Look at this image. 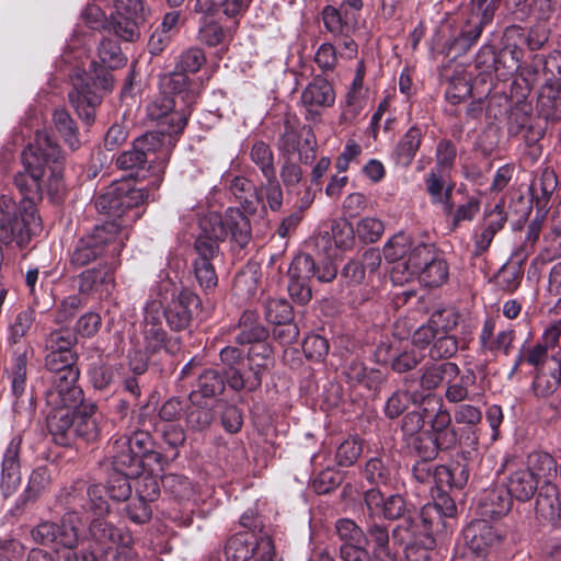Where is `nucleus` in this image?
<instances>
[{"mask_svg": "<svg viewBox=\"0 0 561 561\" xmlns=\"http://www.w3.org/2000/svg\"><path fill=\"white\" fill-rule=\"evenodd\" d=\"M23 171L14 176V184L23 195L18 204L11 197L0 198V241L19 248L28 244L41 231L42 220L35 203L46 193L51 202H59L65 192V157L59 145L46 130H38L34 140L22 152Z\"/></svg>", "mask_w": 561, "mask_h": 561, "instance_id": "obj_1", "label": "nucleus"}, {"mask_svg": "<svg viewBox=\"0 0 561 561\" xmlns=\"http://www.w3.org/2000/svg\"><path fill=\"white\" fill-rule=\"evenodd\" d=\"M104 492V486L101 484H88L79 480L67 490L65 504L75 512L81 510L94 516L90 523V533L96 541L116 542L119 536L117 529L102 518L108 512Z\"/></svg>", "mask_w": 561, "mask_h": 561, "instance_id": "obj_2", "label": "nucleus"}, {"mask_svg": "<svg viewBox=\"0 0 561 561\" xmlns=\"http://www.w3.org/2000/svg\"><path fill=\"white\" fill-rule=\"evenodd\" d=\"M525 470L539 482L540 488L535 502V517L539 524H556L560 519V499L557 485L551 479L558 472L554 458L541 450L530 453L526 458Z\"/></svg>", "mask_w": 561, "mask_h": 561, "instance_id": "obj_3", "label": "nucleus"}, {"mask_svg": "<svg viewBox=\"0 0 561 561\" xmlns=\"http://www.w3.org/2000/svg\"><path fill=\"white\" fill-rule=\"evenodd\" d=\"M127 230L116 221L96 226L92 233L82 237L76 244L70 262L77 267L84 266L103 254L116 256L125 245Z\"/></svg>", "mask_w": 561, "mask_h": 561, "instance_id": "obj_4", "label": "nucleus"}, {"mask_svg": "<svg viewBox=\"0 0 561 561\" xmlns=\"http://www.w3.org/2000/svg\"><path fill=\"white\" fill-rule=\"evenodd\" d=\"M112 69L113 68H108L103 64L92 61L90 65V72L93 84L91 85L80 75H77L73 80V89L68 94L69 102L72 104L78 115L87 123H91L94 119L95 107L102 102V96L98 94L92 87H101L104 90H112Z\"/></svg>", "mask_w": 561, "mask_h": 561, "instance_id": "obj_5", "label": "nucleus"}, {"mask_svg": "<svg viewBox=\"0 0 561 561\" xmlns=\"http://www.w3.org/2000/svg\"><path fill=\"white\" fill-rule=\"evenodd\" d=\"M201 237L218 241L231 238L243 248L251 239V225L249 218L234 207L228 208L224 215L209 213L201 220Z\"/></svg>", "mask_w": 561, "mask_h": 561, "instance_id": "obj_6", "label": "nucleus"}, {"mask_svg": "<svg viewBox=\"0 0 561 561\" xmlns=\"http://www.w3.org/2000/svg\"><path fill=\"white\" fill-rule=\"evenodd\" d=\"M161 308V301L154 299L148 301L145 307V317L138 343L148 354H157L162 350L167 353L174 354L180 348L179 340L169 337L162 327Z\"/></svg>", "mask_w": 561, "mask_h": 561, "instance_id": "obj_7", "label": "nucleus"}, {"mask_svg": "<svg viewBox=\"0 0 561 561\" xmlns=\"http://www.w3.org/2000/svg\"><path fill=\"white\" fill-rule=\"evenodd\" d=\"M174 105V100L167 94L156 96L147 105L148 118L160 122V130L153 133L163 139V144L168 141L172 146V135H179L184 130L190 116L187 110L173 111Z\"/></svg>", "mask_w": 561, "mask_h": 561, "instance_id": "obj_8", "label": "nucleus"}, {"mask_svg": "<svg viewBox=\"0 0 561 561\" xmlns=\"http://www.w3.org/2000/svg\"><path fill=\"white\" fill-rule=\"evenodd\" d=\"M79 525L78 512L71 510L61 517L59 523L49 520L39 523L32 529L31 536L36 543L42 546L77 547Z\"/></svg>", "mask_w": 561, "mask_h": 561, "instance_id": "obj_9", "label": "nucleus"}, {"mask_svg": "<svg viewBox=\"0 0 561 561\" xmlns=\"http://www.w3.org/2000/svg\"><path fill=\"white\" fill-rule=\"evenodd\" d=\"M496 8L495 0H471V15L459 35L449 43L448 49L467 51L474 45L482 34L483 27L493 20Z\"/></svg>", "mask_w": 561, "mask_h": 561, "instance_id": "obj_10", "label": "nucleus"}, {"mask_svg": "<svg viewBox=\"0 0 561 561\" xmlns=\"http://www.w3.org/2000/svg\"><path fill=\"white\" fill-rule=\"evenodd\" d=\"M79 370H66L61 377H44L49 383L45 391V401L50 409H72L83 403V392L77 380Z\"/></svg>", "mask_w": 561, "mask_h": 561, "instance_id": "obj_11", "label": "nucleus"}, {"mask_svg": "<svg viewBox=\"0 0 561 561\" xmlns=\"http://www.w3.org/2000/svg\"><path fill=\"white\" fill-rule=\"evenodd\" d=\"M157 152H160V158L165 163L170 148L164 147L163 139L158 134L147 133L134 141L130 150L116 158V165L122 170H137L145 165L150 154Z\"/></svg>", "mask_w": 561, "mask_h": 561, "instance_id": "obj_12", "label": "nucleus"}, {"mask_svg": "<svg viewBox=\"0 0 561 561\" xmlns=\"http://www.w3.org/2000/svg\"><path fill=\"white\" fill-rule=\"evenodd\" d=\"M148 198L145 188H128L124 184L112 185L95 201L96 209L112 217H121L127 209L138 206Z\"/></svg>", "mask_w": 561, "mask_h": 561, "instance_id": "obj_13", "label": "nucleus"}, {"mask_svg": "<svg viewBox=\"0 0 561 561\" xmlns=\"http://www.w3.org/2000/svg\"><path fill=\"white\" fill-rule=\"evenodd\" d=\"M463 538L466 545L463 554L470 561H483L501 540L497 530L484 519L470 523L463 531Z\"/></svg>", "mask_w": 561, "mask_h": 561, "instance_id": "obj_14", "label": "nucleus"}, {"mask_svg": "<svg viewBox=\"0 0 561 561\" xmlns=\"http://www.w3.org/2000/svg\"><path fill=\"white\" fill-rule=\"evenodd\" d=\"M332 83L322 76H316L302 90L300 101L306 110L307 121H319L322 112L335 103Z\"/></svg>", "mask_w": 561, "mask_h": 561, "instance_id": "obj_15", "label": "nucleus"}, {"mask_svg": "<svg viewBox=\"0 0 561 561\" xmlns=\"http://www.w3.org/2000/svg\"><path fill=\"white\" fill-rule=\"evenodd\" d=\"M278 149L285 159L291 160L298 154L300 162L309 163L316 154L314 134L308 126L295 129L287 125L278 140Z\"/></svg>", "mask_w": 561, "mask_h": 561, "instance_id": "obj_16", "label": "nucleus"}, {"mask_svg": "<svg viewBox=\"0 0 561 561\" xmlns=\"http://www.w3.org/2000/svg\"><path fill=\"white\" fill-rule=\"evenodd\" d=\"M316 274V264L311 255L296 256L288 268V293L293 300L300 305L311 299L309 279Z\"/></svg>", "mask_w": 561, "mask_h": 561, "instance_id": "obj_17", "label": "nucleus"}, {"mask_svg": "<svg viewBox=\"0 0 561 561\" xmlns=\"http://www.w3.org/2000/svg\"><path fill=\"white\" fill-rule=\"evenodd\" d=\"M423 412L428 415L434 436L443 445L444 449L454 448L458 443L456 431L450 426L451 417L449 412L443 407V402L437 397L424 399Z\"/></svg>", "mask_w": 561, "mask_h": 561, "instance_id": "obj_18", "label": "nucleus"}, {"mask_svg": "<svg viewBox=\"0 0 561 561\" xmlns=\"http://www.w3.org/2000/svg\"><path fill=\"white\" fill-rule=\"evenodd\" d=\"M364 503L369 518L383 517L394 520L404 516L407 504L400 494H383L379 489L367 490Z\"/></svg>", "mask_w": 561, "mask_h": 561, "instance_id": "obj_19", "label": "nucleus"}, {"mask_svg": "<svg viewBox=\"0 0 561 561\" xmlns=\"http://www.w3.org/2000/svg\"><path fill=\"white\" fill-rule=\"evenodd\" d=\"M435 250L425 243L413 244L404 261L393 265L391 278L394 283L404 284L417 278L426 264L433 260Z\"/></svg>", "mask_w": 561, "mask_h": 561, "instance_id": "obj_20", "label": "nucleus"}, {"mask_svg": "<svg viewBox=\"0 0 561 561\" xmlns=\"http://www.w3.org/2000/svg\"><path fill=\"white\" fill-rule=\"evenodd\" d=\"M197 259L194 262L195 277L201 287L211 289L216 287L218 278L211 260L218 254V244L214 240L198 237L195 241Z\"/></svg>", "mask_w": 561, "mask_h": 561, "instance_id": "obj_21", "label": "nucleus"}, {"mask_svg": "<svg viewBox=\"0 0 561 561\" xmlns=\"http://www.w3.org/2000/svg\"><path fill=\"white\" fill-rule=\"evenodd\" d=\"M21 438H13L8 444L1 463L0 490L4 497L13 495L21 484L20 470Z\"/></svg>", "mask_w": 561, "mask_h": 561, "instance_id": "obj_22", "label": "nucleus"}, {"mask_svg": "<svg viewBox=\"0 0 561 561\" xmlns=\"http://www.w3.org/2000/svg\"><path fill=\"white\" fill-rule=\"evenodd\" d=\"M104 416L95 403H82L75 410L73 438L79 437L87 443L95 442L102 432Z\"/></svg>", "mask_w": 561, "mask_h": 561, "instance_id": "obj_23", "label": "nucleus"}, {"mask_svg": "<svg viewBox=\"0 0 561 561\" xmlns=\"http://www.w3.org/2000/svg\"><path fill=\"white\" fill-rule=\"evenodd\" d=\"M199 304L197 295L190 290H182L173 298L163 311L165 320L172 330L181 331L188 327L193 308Z\"/></svg>", "mask_w": 561, "mask_h": 561, "instance_id": "obj_24", "label": "nucleus"}, {"mask_svg": "<svg viewBox=\"0 0 561 561\" xmlns=\"http://www.w3.org/2000/svg\"><path fill=\"white\" fill-rule=\"evenodd\" d=\"M512 504L513 499L504 485L488 488L478 497L479 514L484 520L506 515L511 511Z\"/></svg>", "mask_w": 561, "mask_h": 561, "instance_id": "obj_25", "label": "nucleus"}, {"mask_svg": "<svg viewBox=\"0 0 561 561\" xmlns=\"http://www.w3.org/2000/svg\"><path fill=\"white\" fill-rule=\"evenodd\" d=\"M365 536L364 543L371 546V551L379 561H397V553L390 546L389 529L385 524L368 517Z\"/></svg>", "mask_w": 561, "mask_h": 561, "instance_id": "obj_26", "label": "nucleus"}, {"mask_svg": "<svg viewBox=\"0 0 561 561\" xmlns=\"http://www.w3.org/2000/svg\"><path fill=\"white\" fill-rule=\"evenodd\" d=\"M112 458L116 473L134 479L142 473L145 459L130 449L125 440H114Z\"/></svg>", "mask_w": 561, "mask_h": 561, "instance_id": "obj_27", "label": "nucleus"}, {"mask_svg": "<svg viewBox=\"0 0 561 561\" xmlns=\"http://www.w3.org/2000/svg\"><path fill=\"white\" fill-rule=\"evenodd\" d=\"M75 412L70 409H51L47 415V428L54 440L62 446L69 445L73 439Z\"/></svg>", "mask_w": 561, "mask_h": 561, "instance_id": "obj_28", "label": "nucleus"}, {"mask_svg": "<svg viewBox=\"0 0 561 561\" xmlns=\"http://www.w3.org/2000/svg\"><path fill=\"white\" fill-rule=\"evenodd\" d=\"M460 374V368L456 363L444 362L424 366L420 377V387L423 390L432 391L438 388L443 382H450Z\"/></svg>", "mask_w": 561, "mask_h": 561, "instance_id": "obj_29", "label": "nucleus"}, {"mask_svg": "<svg viewBox=\"0 0 561 561\" xmlns=\"http://www.w3.org/2000/svg\"><path fill=\"white\" fill-rule=\"evenodd\" d=\"M51 485V473L47 466H38L30 473L24 491L18 497V505L34 503L45 494Z\"/></svg>", "mask_w": 561, "mask_h": 561, "instance_id": "obj_30", "label": "nucleus"}, {"mask_svg": "<svg viewBox=\"0 0 561 561\" xmlns=\"http://www.w3.org/2000/svg\"><path fill=\"white\" fill-rule=\"evenodd\" d=\"M114 288V276L107 268L85 270L79 275V290L83 294L99 293L107 296Z\"/></svg>", "mask_w": 561, "mask_h": 561, "instance_id": "obj_31", "label": "nucleus"}, {"mask_svg": "<svg viewBox=\"0 0 561 561\" xmlns=\"http://www.w3.org/2000/svg\"><path fill=\"white\" fill-rule=\"evenodd\" d=\"M540 485L530 472L524 468H518L508 476L505 490L512 499L527 502L533 499L536 491L539 492Z\"/></svg>", "mask_w": 561, "mask_h": 561, "instance_id": "obj_32", "label": "nucleus"}, {"mask_svg": "<svg viewBox=\"0 0 561 561\" xmlns=\"http://www.w3.org/2000/svg\"><path fill=\"white\" fill-rule=\"evenodd\" d=\"M423 135V129L417 125L411 126L405 131L398 141L393 151V159L397 164L409 167L412 163L421 147Z\"/></svg>", "mask_w": 561, "mask_h": 561, "instance_id": "obj_33", "label": "nucleus"}, {"mask_svg": "<svg viewBox=\"0 0 561 561\" xmlns=\"http://www.w3.org/2000/svg\"><path fill=\"white\" fill-rule=\"evenodd\" d=\"M561 382V363L554 357L550 358L547 368H540L533 381V389L537 397L553 394Z\"/></svg>", "mask_w": 561, "mask_h": 561, "instance_id": "obj_34", "label": "nucleus"}, {"mask_svg": "<svg viewBox=\"0 0 561 561\" xmlns=\"http://www.w3.org/2000/svg\"><path fill=\"white\" fill-rule=\"evenodd\" d=\"M443 172H438L432 170L426 179V191L431 196V201L433 204H440L443 206L444 213L446 215L453 214V202H451V192L453 186H446V181L442 174Z\"/></svg>", "mask_w": 561, "mask_h": 561, "instance_id": "obj_35", "label": "nucleus"}, {"mask_svg": "<svg viewBox=\"0 0 561 561\" xmlns=\"http://www.w3.org/2000/svg\"><path fill=\"white\" fill-rule=\"evenodd\" d=\"M343 375L350 383H362L367 389H375L382 381V375L379 370L371 369L367 371L364 364L356 358L345 362Z\"/></svg>", "mask_w": 561, "mask_h": 561, "instance_id": "obj_36", "label": "nucleus"}, {"mask_svg": "<svg viewBox=\"0 0 561 561\" xmlns=\"http://www.w3.org/2000/svg\"><path fill=\"white\" fill-rule=\"evenodd\" d=\"M413 381L404 380V390H397L388 398L385 405V413L389 419H396L408 408L410 402L417 403L424 399L423 393L412 390Z\"/></svg>", "mask_w": 561, "mask_h": 561, "instance_id": "obj_37", "label": "nucleus"}, {"mask_svg": "<svg viewBox=\"0 0 561 561\" xmlns=\"http://www.w3.org/2000/svg\"><path fill=\"white\" fill-rule=\"evenodd\" d=\"M241 367L242 366L224 369L228 386L236 391H254L259 389L262 383L261 371L254 369V367H250L248 370L243 371Z\"/></svg>", "mask_w": 561, "mask_h": 561, "instance_id": "obj_38", "label": "nucleus"}, {"mask_svg": "<svg viewBox=\"0 0 561 561\" xmlns=\"http://www.w3.org/2000/svg\"><path fill=\"white\" fill-rule=\"evenodd\" d=\"M160 84L170 93L182 94V99L187 104L194 103L199 94V91L192 87L186 73L181 70L164 75L160 80Z\"/></svg>", "mask_w": 561, "mask_h": 561, "instance_id": "obj_39", "label": "nucleus"}, {"mask_svg": "<svg viewBox=\"0 0 561 561\" xmlns=\"http://www.w3.org/2000/svg\"><path fill=\"white\" fill-rule=\"evenodd\" d=\"M267 335V330L256 321L254 313L248 311L240 318L234 341L239 344H255L264 342Z\"/></svg>", "mask_w": 561, "mask_h": 561, "instance_id": "obj_40", "label": "nucleus"}, {"mask_svg": "<svg viewBox=\"0 0 561 561\" xmlns=\"http://www.w3.org/2000/svg\"><path fill=\"white\" fill-rule=\"evenodd\" d=\"M558 186L557 175L552 169L545 168L540 175L536 178L531 185L530 192L536 201L537 207L545 209L552 194Z\"/></svg>", "mask_w": 561, "mask_h": 561, "instance_id": "obj_41", "label": "nucleus"}, {"mask_svg": "<svg viewBox=\"0 0 561 561\" xmlns=\"http://www.w3.org/2000/svg\"><path fill=\"white\" fill-rule=\"evenodd\" d=\"M195 392H192L185 407V421L193 431L206 430L214 420V413L207 404H197L194 402Z\"/></svg>", "mask_w": 561, "mask_h": 561, "instance_id": "obj_42", "label": "nucleus"}, {"mask_svg": "<svg viewBox=\"0 0 561 561\" xmlns=\"http://www.w3.org/2000/svg\"><path fill=\"white\" fill-rule=\"evenodd\" d=\"M53 122L56 130L60 134L69 148L71 150L79 149L81 141L78 137L77 124L70 114L64 108H58L53 114Z\"/></svg>", "mask_w": 561, "mask_h": 561, "instance_id": "obj_43", "label": "nucleus"}, {"mask_svg": "<svg viewBox=\"0 0 561 561\" xmlns=\"http://www.w3.org/2000/svg\"><path fill=\"white\" fill-rule=\"evenodd\" d=\"M253 536L250 533H239L230 537L225 547L227 561H247L252 556Z\"/></svg>", "mask_w": 561, "mask_h": 561, "instance_id": "obj_44", "label": "nucleus"}, {"mask_svg": "<svg viewBox=\"0 0 561 561\" xmlns=\"http://www.w3.org/2000/svg\"><path fill=\"white\" fill-rule=\"evenodd\" d=\"M419 518L423 527L420 535L425 536L430 545H433L432 534L443 531L448 527L447 517L438 512L435 505L425 504L419 514Z\"/></svg>", "mask_w": 561, "mask_h": 561, "instance_id": "obj_45", "label": "nucleus"}, {"mask_svg": "<svg viewBox=\"0 0 561 561\" xmlns=\"http://www.w3.org/2000/svg\"><path fill=\"white\" fill-rule=\"evenodd\" d=\"M458 380L447 383L445 397L449 402L458 403L470 400V388L476 383L477 377L472 369H467L462 375L459 374Z\"/></svg>", "mask_w": 561, "mask_h": 561, "instance_id": "obj_46", "label": "nucleus"}, {"mask_svg": "<svg viewBox=\"0 0 561 561\" xmlns=\"http://www.w3.org/2000/svg\"><path fill=\"white\" fill-rule=\"evenodd\" d=\"M538 108L548 121L561 119V90L545 87L538 98Z\"/></svg>", "mask_w": 561, "mask_h": 561, "instance_id": "obj_47", "label": "nucleus"}, {"mask_svg": "<svg viewBox=\"0 0 561 561\" xmlns=\"http://www.w3.org/2000/svg\"><path fill=\"white\" fill-rule=\"evenodd\" d=\"M448 278L447 262L439 257L436 253L433 260L428 262L420 274L417 279L427 287L442 286Z\"/></svg>", "mask_w": 561, "mask_h": 561, "instance_id": "obj_48", "label": "nucleus"}, {"mask_svg": "<svg viewBox=\"0 0 561 561\" xmlns=\"http://www.w3.org/2000/svg\"><path fill=\"white\" fill-rule=\"evenodd\" d=\"M75 352H53L47 351L45 357V367L47 375L45 377H61L66 370H79L75 367L76 362Z\"/></svg>", "mask_w": 561, "mask_h": 561, "instance_id": "obj_49", "label": "nucleus"}, {"mask_svg": "<svg viewBox=\"0 0 561 561\" xmlns=\"http://www.w3.org/2000/svg\"><path fill=\"white\" fill-rule=\"evenodd\" d=\"M264 316L271 324H284L293 321V308L286 299H267Z\"/></svg>", "mask_w": 561, "mask_h": 561, "instance_id": "obj_50", "label": "nucleus"}, {"mask_svg": "<svg viewBox=\"0 0 561 561\" xmlns=\"http://www.w3.org/2000/svg\"><path fill=\"white\" fill-rule=\"evenodd\" d=\"M251 160L261 170L264 178H274V154L270 146L264 141H256L250 151Z\"/></svg>", "mask_w": 561, "mask_h": 561, "instance_id": "obj_51", "label": "nucleus"}, {"mask_svg": "<svg viewBox=\"0 0 561 561\" xmlns=\"http://www.w3.org/2000/svg\"><path fill=\"white\" fill-rule=\"evenodd\" d=\"M363 451V442L358 436H350L343 440L335 453L336 462L343 467L354 465Z\"/></svg>", "mask_w": 561, "mask_h": 561, "instance_id": "obj_52", "label": "nucleus"}, {"mask_svg": "<svg viewBox=\"0 0 561 561\" xmlns=\"http://www.w3.org/2000/svg\"><path fill=\"white\" fill-rule=\"evenodd\" d=\"M225 389V381L219 373L215 369H206L199 376L197 380V390L204 398L215 397L220 394Z\"/></svg>", "mask_w": 561, "mask_h": 561, "instance_id": "obj_53", "label": "nucleus"}, {"mask_svg": "<svg viewBox=\"0 0 561 561\" xmlns=\"http://www.w3.org/2000/svg\"><path fill=\"white\" fill-rule=\"evenodd\" d=\"M162 485L170 494L180 500H190L194 494V488L190 480L181 474L168 473L161 479Z\"/></svg>", "mask_w": 561, "mask_h": 561, "instance_id": "obj_54", "label": "nucleus"}, {"mask_svg": "<svg viewBox=\"0 0 561 561\" xmlns=\"http://www.w3.org/2000/svg\"><path fill=\"white\" fill-rule=\"evenodd\" d=\"M436 474L442 482H446L451 488H463L469 479V468L466 463L456 462L450 468H437Z\"/></svg>", "mask_w": 561, "mask_h": 561, "instance_id": "obj_55", "label": "nucleus"}, {"mask_svg": "<svg viewBox=\"0 0 561 561\" xmlns=\"http://www.w3.org/2000/svg\"><path fill=\"white\" fill-rule=\"evenodd\" d=\"M118 439L125 440L127 445L141 458L154 457L158 455L153 451V440L147 431H135L130 436H122Z\"/></svg>", "mask_w": 561, "mask_h": 561, "instance_id": "obj_56", "label": "nucleus"}, {"mask_svg": "<svg viewBox=\"0 0 561 561\" xmlns=\"http://www.w3.org/2000/svg\"><path fill=\"white\" fill-rule=\"evenodd\" d=\"M413 243L409 237L399 233L393 236L385 245L383 254L386 260L397 264L398 262L404 261Z\"/></svg>", "mask_w": 561, "mask_h": 561, "instance_id": "obj_57", "label": "nucleus"}, {"mask_svg": "<svg viewBox=\"0 0 561 561\" xmlns=\"http://www.w3.org/2000/svg\"><path fill=\"white\" fill-rule=\"evenodd\" d=\"M26 352L16 353L11 366V388L15 397L22 396L26 386Z\"/></svg>", "mask_w": 561, "mask_h": 561, "instance_id": "obj_58", "label": "nucleus"}, {"mask_svg": "<svg viewBox=\"0 0 561 561\" xmlns=\"http://www.w3.org/2000/svg\"><path fill=\"white\" fill-rule=\"evenodd\" d=\"M335 529L343 545H357L366 541L365 530H363L354 520L341 518L335 524Z\"/></svg>", "mask_w": 561, "mask_h": 561, "instance_id": "obj_59", "label": "nucleus"}, {"mask_svg": "<svg viewBox=\"0 0 561 561\" xmlns=\"http://www.w3.org/2000/svg\"><path fill=\"white\" fill-rule=\"evenodd\" d=\"M77 342L75 333L66 328L54 330L46 339V350L53 352H73Z\"/></svg>", "mask_w": 561, "mask_h": 561, "instance_id": "obj_60", "label": "nucleus"}, {"mask_svg": "<svg viewBox=\"0 0 561 561\" xmlns=\"http://www.w3.org/2000/svg\"><path fill=\"white\" fill-rule=\"evenodd\" d=\"M101 64L108 68H118L124 65L125 57L118 44L112 39H103L98 47Z\"/></svg>", "mask_w": 561, "mask_h": 561, "instance_id": "obj_61", "label": "nucleus"}, {"mask_svg": "<svg viewBox=\"0 0 561 561\" xmlns=\"http://www.w3.org/2000/svg\"><path fill=\"white\" fill-rule=\"evenodd\" d=\"M458 351V342L455 336L439 331L436 340L430 348V356L433 359L449 358Z\"/></svg>", "mask_w": 561, "mask_h": 561, "instance_id": "obj_62", "label": "nucleus"}, {"mask_svg": "<svg viewBox=\"0 0 561 561\" xmlns=\"http://www.w3.org/2000/svg\"><path fill=\"white\" fill-rule=\"evenodd\" d=\"M35 320V312L32 309L20 311L9 328V341L18 343L23 336L27 334Z\"/></svg>", "mask_w": 561, "mask_h": 561, "instance_id": "obj_63", "label": "nucleus"}, {"mask_svg": "<svg viewBox=\"0 0 561 561\" xmlns=\"http://www.w3.org/2000/svg\"><path fill=\"white\" fill-rule=\"evenodd\" d=\"M540 256L543 261L561 257V224L553 225L545 234Z\"/></svg>", "mask_w": 561, "mask_h": 561, "instance_id": "obj_64", "label": "nucleus"}]
</instances>
